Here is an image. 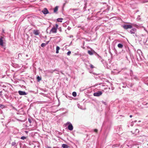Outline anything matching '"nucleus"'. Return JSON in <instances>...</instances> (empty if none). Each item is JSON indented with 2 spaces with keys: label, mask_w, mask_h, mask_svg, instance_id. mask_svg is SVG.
Returning a JSON list of instances; mask_svg holds the SVG:
<instances>
[{
  "label": "nucleus",
  "mask_w": 148,
  "mask_h": 148,
  "mask_svg": "<svg viewBox=\"0 0 148 148\" xmlns=\"http://www.w3.org/2000/svg\"><path fill=\"white\" fill-rule=\"evenodd\" d=\"M42 12L45 14H46L49 13V11L46 8H45L42 10Z\"/></svg>",
  "instance_id": "obj_6"
},
{
  "label": "nucleus",
  "mask_w": 148,
  "mask_h": 148,
  "mask_svg": "<svg viewBox=\"0 0 148 148\" xmlns=\"http://www.w3.org/2000/svg\"><path fill=\"white\" fill-rule=\"evenodd\" d=\"M33 33L36 35H39L40 32L38 30H34L33 31Z\"/></svg>",
  "instance_id": "obj_8"
},
{
  "label": "nucleus",
  "mask_w": 148,
  "mask_h": 148,
  "mask_svg": "<svg viewBox=\"0 0 148 148\" xmlns=\"http://www.w3.org/2000/svg\"><path fill=\"white\" fill-rule=\"evenodd\" d=\"M95 52L94 51H88V53L90 55H92L93 54V53Z\"/></svg>",
  "instance_id": "obj_11"
},
{
  "label": "nucleus",
  "mask_w": 148,
  "mask_h": 148,
  "mask_svg": "<svg viewBox=\"0 0 148 148\" xmlns=\"http://www.w3.org/2000/svg\"><path fill=\"white\" fill-rule=\"evenodd\" d=\"M60 49V48L59 46H57L56 48V53H59V50Z\"/></svg>",
  "instance_id": "obj_13"
},
{
  "label": "nucleus",
  "mask_w": 148,
  "mask_h": 148,
  "mask_svg": "<svg viewBox=\"0 0 148 148\" xmlns=\"http://www.w3.org/2000/svg\"><path fill=\"white\" fill-rule=\"evenodd\" d=\"M136 122V121H134L135 122Z\"/></svg>",
  "instance_id": "obj_38"
},
{
  "label": "nucleus",
  "mask_w": 148,
  "mask_h": 148,
  "mask_svg": "<svg viewBox=\"0 0 148 148\" xmlns=\"http://www.w3.org/2000/svg\"><path fill=\"white\" fill-rule=\"evenodd\" d=\"M70 123H70V122H68L67 123V124H70Z\"/></svg>",
  "instance_id": "obj_33"
},
{
  "label": "nucleus",
  "mask_w": 148,
  "mask_h": 148,
  "mask_svg": "<svg viewBox=\"0 0 148 148\" xmlns=\"http://www.w3.org/2000/svg\"><path fill=\"white\" fill-rule=\"evenodd\" d=\"M62 147L63 148H68L69 146L66 144H63L62 146Z\"/></svg>",
  "instance_id": "obj_10"
},
{
  "label": "nucleus",
  "mask_w": 148,
  "mask_h": 148,
  "mask_svg": "<svg viewBox=\"0 0 148 148\" xmlns=\"http://www.w3.org/2000/svg\"><path fill=\"white\" fill-rule=\"evenodd\" d=\"M58 27V25L56 24L55 26H53L50 32L53 33H56Z\"/></svg>",
  "instance_id": "obj_1"
},
{
  "label": "nucleus",
  "mask_w": 148,
  "mask_h": 148,
  "mask_svg": "<svg viewBox=\"0 0 148 148\" xmlns=\"http://www.w3.org/2000/svg\"><path fill=\"white\" fill-rule=\"evenodd\" d=\"M26 138V137L24 136H22L21 138V139H23V140H24Z\"/></svg>",
  "instance_id": "obj_22"
},
{
  "label": "nucleus",
  "mask_w": 148,
  "mask_h": 148,
  "mask_svg": "<svg viewBox=\"0 0 148 148\" xmlns=\"http://www.w3.org/2000/svg\"><path fill=\"white\" fill-rule=\"evenodd\" d=\"M28 120L29 122L31 123L32 122V120L30 118H28Z\"/></svg>",
  "instance_id": "obj_25"
},
{
  "label": "nucleus",
  "mask_w": 148,
  "mask_h": 148,
  "mask_svg": "<svg viewBox=\"0 0 148 148\" xmlns=\"http://www.w3.org/2000/svg\"><path fill=\"white\" fill-rule=\"evenodd\" d=\"M49 41H48L46 43V45L47 44L49 43Z\"/></svg>",
  "instance_id": "obj_34"
},
{
  "label": "nucleus",
  "mask_w": 148,
  "mask_h": 148,
  "mask_svg": "<svg viewBox=\"0 0 148 148\" xmlns=\"http://www.w3.org/2000/svg\"><path fill=\"white\" fill-rule=\"evenodd\" d=\"M19 94L21 95H27V93L25 91L19 90L18 91Z\"/></svg>",
  "instance_id": "obj_5"
},
{
  "label": "nucleus",
  "mask_w": 148,
  "mask_h": 148,
  "mask_svg": "<svg viewBox=\"0 0 148 148\" xmlns=\"http://www.w3.org/2000/svg\"><path fill=\"white\" fill-rule=\"evenodd\" d=\"M143 28H144V30L145 31V32H146V33L147 34L148 33V31L146 29H145V28L144 27H143Z\"/></svg>",
  "instance_id": "obj_28"
},
{
  "label": "nucleus",
  "mask_w": 148,
  "mask_h": 148,
  "mask_svg": "<svg viewBox=\"0 0 148 148\" xmlns=\"http://www.w3.org/2000/svg\"><path fill=\"white\" fill-rule=\"evenodd\" d=\"M63 20V18H58L57 19V20L59 22H62V20Z\"/></svg>",
  "instance_id": "obj_15"
},
{
  "label": "nucleus",
  "mask_w": 148,
  "mask_h": 148,
  "mask_svg": "<svg viewBox=\"0 0 148 148\" xmlns=\"http://www.w3.org/2000/svg\"><path fill=\"white\" fill-rule=\"evenodd\" d=\"M98 131V130L97 129H95L94 130V131L95 132H97Z\"/></svg>",
  "instance_id": "obj_29"
},
{
  "label": "nucleus",
  "mask_w": 148,
  "mask_h": 148,
  "mask_svg": "<svg viewBox=\"0 0 148 148\" xmlns=\"http://www.w3.org/2000/svg\"><path fill=\"white\" fill-rule=\"evenodd\" d=\"M68 28H69V27H68Z\"/></svg>",
  "instance_id": "obj_40"
},
{
  "label": "nucleus",
  "mask_w": 148,
  "mask_h": 148,
  "mask_svg": "<svg viewBox=\"0 0 148 148\" xmlns=\"http://www.w3.org/2000/svg\"><path fill=\"white\" fill-rule=\"evenodd\" d=\"M68 28H69V27H68Z\"/></svg>",
  "instance_id": "obj_41"
},
{
  "label": "nucleus",
  "mask_w": 148,
  "mask_h": 148,
  "mask_svg": "<svg viewBox=\"0 0 148 148\" xmlns=\"http://www.w3.org/2000/svg\"><path fill=\"white\" fill-rule=\"evenodd\" d=\"M46 45V43H42L41 45V46L42 47H44Z\"/></svg>",
  "instance_id": "obj_21"
},
{
  "label": "nucleus",
  "mask_w": 148,
  "mask_h": 148,
  "mask_svg": "<svg viewBox=\"0 0 148 148\" xmlns=\"http://www.w3.org/2000/svg\"><path fill=\"white\" fill-rule=\"evenodd\" d=\"M54 72V71H53V70H49L47 71V73H53V72Z\"/></svg>",
  "instance_id": "obj_18"
},
{
  "label": "nucleus",
  "mask_w": 148,
  "mask_h": 148,
  "mask_svg": "<svg viewBox=\"0 0 148 148\" xmlns=\"http://www.w3.org/2000/svg\"><path fill=\"white\" fill-rule=\"evenodd\" d=\"M140 122V121H138V122Z\"/></svg>",
  "instance_id": "obj_37"
},
{
  "label": "nucleus",
  "mask_w": 148,
  "mask_h": 148,
  "mask_svg": "<svg viewBox=\"0 0 148 148\" xmlns=\"http://www.w3.org/2000/svg\"><path fill=\"white\" fill-rule=\"evenodd\" d=\"M53 71H54V72L55 71H58V70L57 69H55L54 70H53Z\"/></svg>",
  "instance_id": "obj_31"
},
{
  "label": "nucleus",
  "mask_w": 148,
  "mask_h": 148,
  "mask_svg": "<svg viewBox=\"0 0 148 148\" xmlns=\"http://www.w3.org/2000/svg\"><path fill=\"white\" fill-rule=\"evenodd\" d=\"M139 131L138 129H136L135 130V133L136 134L138 133L139 132Z\"/></svg>",
  "instance_id": "obj_19"
},
{
  "label": "nucleus",
  "mask_w": 148,
  "mask_h": 148,
  "mask_svg": "<svg viewBox=\"0 0 148 148\" xmlns=\"http://www.w3.org/2000/svg\"><path fill=\"white\" fill-rule=\"evenodd\" d=\"M5 107V106L4 105H2V104H0V108H4Z\"/></svg>",
  "instance_id": "obj_20"
},
{
  "label": "nucleus",
  "mask_w": 148,
  "mask_h": 148,
  "mask_svg": "<svg viewBox=\"0 0 148 148\" xmlns=\"http://www.w3.org/2000/svg\"><path fill=\"white\" fill-rule=\"evenodd\" d=\"M118 47L119 48H122L123 47V45L119 43L118 45Z\"/></svg>",
  "instance_id": "obj_14"
},
{
  "label": "nucleus",
  "mask_w": 148,
  "mask_h": 148,
  "mask_svg": "<svg viewBox=\"0 0 148 148\" xmlns=\"http://www.w3.org/2000/svg\"><path fill=\"white\" fill-rule=\"evenodd\" d=\"M37 79L38 81V82L40 81V80H41V77H40L39 76H38L37 77Z\"/></svg>",
  "instance_id": "obj_16"
},
{
  "label": "nucleus",
  "mask_w": 148,
  "mask_h": 148,
  "mask_svg": "<svg viewBox=\"0 0 148 148\" xmlns=\"http://www.w3.org/2000/svg\"><path fill=\"white\" fill-rule=\"evenodd\" d=\"M71 53V52L70 51H69L68 52L67 54L69 56L70 55Z\"/></svg>",
  "instance_id": "obj_26"
},
{
  "label": "nucleus",
  "mask_w": 148,
  "mask_h": 148,
  "mask_svg": "<svg viewBox=\"0 0 148 148\" xmlns=\"http://www.w3.org/2000/svg\"><path fill=\"white\" fill-rule=\"evenodd\" d=\"M102 92L101 91H98L97 92H95L93 95L95 96L98 97L102 94Z\"/></svg>",
  "instance_id": "obj_3"
},
{
  "label": "nucleus",
  "mask_w": 148,
  "mask_h": 148,
  "mask_svg": "<svg viewBox=\"0 0 148 148\" xmlns=\"http://www.w3.org/2000/svg\"><path fill=\"white\" fill-rule=\"evenodd\" d=\"M46 148H51V147H49L48 146H47L46 147Z\"/></svg>",
  "instance_id": "obj_32"
},
{
  "label": "nucleus",
  "mask_w": 148,
  "mask_h": 148,
  "mask_svg": "<svg viewBox=\"0 0 148 148\" xmlns=\"http://www.w3.org/2000/svg\"><path fill=\"white\" fill-rule=\"evenodd\" d=\"M136 29L135 28H133L131 30H130L129 32L132 34H134L135 36L138 37V35L137 34L136 32Z\"/></svg>",
  "instance_id": "obj_2"
},
{
  "label": "nucleus",
  "mask_w": 148,
  "mask_h": 148,
  "mask_svg": "<svg viewBox=\"0 0 148 148\" xmlns=\"http://www.w3.org/2000/svg\"><path fill=\"white\" fill-rule=\"evenodd\" d=\"M3 37L2 36L0 37V45L3 46V42L2 39Z\"/></svg>",
  "instance_id": "obj_9"
},
{
  "label": "nucleus",
  "mask_w": 148,
  "mask_h": 148,
  "mask_svg": "<svg viewBox=\"0 0 148 148\" xmlns=\"http://www.w3.org/2000/svg\"><path fill=\"white\" fill-rule=\"evenodd\" d=\"M90 67L92 69V68H94V66L92 64H90Z\"/></svg>",
  "instance_id": "obj_27"
},
{
  "label": "nucleus",
  "mask_w": 148,
  "mask_h": 148,
  "mask_svg": "<svg viewBox=\"0 0 148 148\" xmlns=\"http://www.w3.org/2000/svg\"><path fill=\"white\" fill-rule=\"evenodd\" d=\"M16 144V143L15 142H12L11 144L12 145V146H14Z\"/></svg>",
  "instance_id": "obj_23"
},
{
  "label": "nucleus",
  "mask_w": 148,
  "mask_h": 148,
  "mask_svg": "<svg viewBox=\"0 0 148 148\" xmlns=\"http://www.w3.org/2000/svg\"><path fill=\"white\" fill-rule=\"evenodd\" d=\"M58 6H56L55 8L54 9V10H53L54 12V13L56 12L58 10Z\"/></svg>",
  "instance_id": "obj_12"
},
{
  "label": "nucleus",
  "mask_w": 148,
  "mask_h": 148,
  "mask_svg": "<svg viewBox=\"0 0 148 148\" xmlns=\"http://www.w3.org/2000/svg\"><path fill=\"white\" fill-rule=\"evenodd\" d=\"M68 129L71 131L73 129V127L71 123H70L68 126Z\"/></svg>",
  "instance_id": "obj_7"
},
{
  "label": "nucleus",
  "mask_w": 148,
  "mask_h": 148,
  "mask_svg": "<svg viewBox=\"0 0 148 148\" xmlns=\"http://www.w3.org/2000/svg\"><path fill=\"white\" fill-rule=\"evenodd\" d=\"M2 92V91H0V95L1 96H2V94H1V93Z\"/></svg>",
  "instance_id": "obj_30"
},
{
  "label": "nucleus",
  "mask_w": 148,
  "mask_h": 148,
  "mask_svg": "<svg viewBox=\"0 0 148 148\" xmlns=\"http://www.w3.org/2000/svg\"><path fill=\"white\" fill-rule=\"evenodd\" d=\"M68 28H69V27H68Z\"/></svg>",
  "instance_id": "obj_39"
},
{
  "label": "nucleus",
  "mask_w": 148,
  "mask_h": 148,
  "mask_svg": "<svg viewBox=\"0 0 148 148\" xmlns=\"http://www.w3.org/2000/svg\"><path fill=\"white\" fill-rule=\"evenodd\" d=\"M123 27L125 29H131L132 27V25H123Z\"/></svg>",
  "instance_id": "obj_4"
},
{
  "label": "nucleus",
  "mask_w": 148,
  "mask_h": 148,
  "mask_svg": "<svg viewBox=\"0 0 148 148\" xmlns=\"http://www.w3.org/2000/svg\"><path fill=\"white\" fill-rule=\"evenodd\" d=\"M72 95L74 97H76L77 95L76 92H73L72 93Z\"/></svg>",
  "instance_id": "obj_17"
},
{
  "label": "nucleus",
  "mask_w": 148,
  "mask_h": 148,
  "mask_svg": "<svg viewBox=\"0 0 148 148\" xmlns=\"http://www.w3.org/2000/svg\"><path fill=\"white\" fill-rule=\"evenodd\" d=\"M77 106H78V107L79 108H80V107H79V106H79V105H78H78H77Z\"/></svg>",
  "instance_id": "obj_36"
},
{
  "label": "nucleus",
  "mask_w": 148,
  "mask_h": 148,
  "mask_svg": "<svg viewBox=\"0 0 148 148\" xmlns=\"http://www.w3.org/2000/svg\"><path fill=\"white\" fill-rule=\"evenodd\" d=\"M145 36V34H140V37H144V36Z\"/></svg>",
  "instance_id": "obj_24"
},
{
  "label": "nucleus",
  "mask_w": 148,
  "mask_h": 148,
  "mask_svg": "<svg viewBox=\"0 0 148 148\" xmlns=\"http://www.w3.org/2000/svg\"><path fill=\"white\" fill-rule=\"evenodd\" d=\"M130 118H131L132 117V115H130Z\"/></svg>",
  "instance_id": "obj_35"
}]
</instances>
